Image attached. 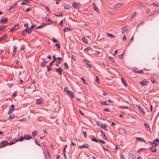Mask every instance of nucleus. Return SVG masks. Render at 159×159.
Returning <instances> with one entry per match:
<instances>
[{
  "mask_svg": "<svg viewBox=\"0 0 159 159\" xmlns=\"http://www.w3.org/2000/svg\"><path fill=\"white\" fill-rule=\"evenodd\" d=\"M97 124L99 126H101V127L107 130L108 129H106V128L107 127V126L105 124H102L100 122H97Z\"/></svg>",
  "mask_w": 159,
  "mask_h": 159,
  "instance_id": "obj_1",
  "label": "nucleus"
},
{
  "mask_svg": "<svg viewBox=\"0 0 159 159\" xmlns=\"http://www.w3.org/2000/svg\"><path fill=\"white\" fill-rule=\"evenodd\" d=\"M80 5V3H77L75 2H73L72 7L76 9H79Z\"/></svg>",
  "mask_w": 159,
  "mask_h": 159,
  "instance_id": "obj_2",
  "label": "nucleus"
},
{
  "mask_svg": "<svg viewBox=\"0 0 159 159\" xmlns=\"http://www.w3.org/2000/svg\"><path fill=\"white\" fill-rule=\"evenodd\" d=\"M148 83V82L147 81L145 80H143L142 81L140 82V84L142 86H144V85H147Z\"/></svg>",
  "mask_w": 159,
  "mask_h": 159,
  "instance_id": "obj_3",
  "label": "nucleus"
},
{
  "mask_svg": "<svg viewBox=\"0 0 159 159\" xmlns=\"http://www.w3.org/2000/svg\"><path fill=\"white\" fill-rule=\"evenodd\" d=\"M8 144V142L6 141L2 142L0 144V148L4 147L7 145Z\"/></svg>",
  "mask_w": 159,
  "mask_h": 159,
  "instance_id": "obj_4",
  "label": "nucleus"
},
{
  "mask_svg": "<svg viewBox=\"0 0 159 159\" xmlns=\"http://www.w3.org/2000/svg\"><path fill=\"white\" fill-rule=\"evenodd\" d=\"M93 8L94 10L96 11L98 13H99L100 12L99 9L96 7V5L94 3H93Z\"/></svg>",
  "mask_w": 159,
  "mask_h": 159,
  "instance_id": "obj_5",
  "label": "nucleus"
},
{
  "mask_svg": "<svg viewBox=\"0 0 159 159\" xmlns=\"http://www.w3.org/2000/svg\"><path fill=\"white\" fill-rule=\"evenodd\" d=\"M66 93L69 95L72 98H73L74 97V93L70 91L69 90H67V92H66Z\"/></svg>",
  "mask_w": 159,
  "mask_h": 159,
  "instance_id": "obj_6",
  "label": "nucleus"
},
{
  "mask_svg": "<svg viewBox=\"0 0 159 159\" xmlns=\"http://www.w3.org/2000/svg\"><path fill=\"white\" fill-rule=\"evenodd\" d=\"M14 105H11L9 108V111L8 114L11 113V112L14 110Z\"/></svg>",
  "mask_w": 159,
  "mask_h": 159,
  "instance_id": "obj_7",
  "label": "nucleus"
},
{
  "mask_svg": "<svg viewBox=\"0 0 159 159\" xmlns=\"http://www.w3.org/2000/svg\"><path fill=\"white\" fill-rule=\"evenodd\" d=\"M128 29V28L127 26L122 27L121 29L122 33H123L127 31Z\"/></svg>",
  "mask_w": 159,
  "mask_h": 159,
  "instance_id": "obj_8",
  "label": "nucleus"
},
{
  "mask_svg": "<svg viewBox=\"0 0 159 159\" xmlns=\"http://www.w3.org/2000/svg\"><path fill=\"white\" fill-rule=\"evenodd\" d=\"M43 101V99L42 98H41L39 99H38L36 101L37 104H40L42 103V102Z\"/></svg>",
  "mask_w": 159,
  "mask_h": 159,
  "instance_id": "obj_9",
  "label": "nucleus"
},
{
  "mask_svg": "<svg viewBox=\"0 0 159 159\" xmlns=\"http://www.w3.org/2000/svg\"><path fill=\"white\" fill-rule=\"evenodd\" d=\"M17 142V139L16 138H14L12 139L11 141L10 142L9 144L11 145L12 144H14L15 143Z\"/></svg>",
  "mask_w": 159,
  "mask_h": 159,
  "instance_id": "obj_10",
  "label": "nucleus"
},
{
  "mask_svg": "<svg viewBox=\"0 0 159 159\" xmlns=\"http://www.w3.org/2000/svg\"><path fill=\"white\" fill-rule=\"evenodd\" d=\"M89 147V145L88 144L85 143L83 145L80 146L79 147L80 148H88Z\"/></svg>",
  "mask_w": 159,
  "mask_h": 159,
  "instance_id": "obj_11",
  "label": "nucleus"
},
{
  "mask_svg": "<svg viewBox=\"0 0 159 159\" xmlns=\"http://www.w3.org/2000/svg\"><path fill=\"white\" fill-rule=\"evenodd\" d=\"M31 136L30 135H25L24 136V139H25L29 140L31 138Z\"/></svg>",
  "mask_w": 159,
  "mask_h": 159,
  "instance_id": "obj_12",
  "label": "nucleus"
},
{
  "mask_svg": "<svg viewBox=\"0 0 159 159\" xmlns=\"http://www.w3.org/2000/svg\"><path fill=\"white\" fill-rule=\"evenodd\" d=\"M62 70V69L61 68H59L56 69V71L59 73L60 75L61 74Z\"/></svg>",
  "mask_w": 159,
  "mask_h": 159,
  "instance_id": "obj_13",
  "label": "nucleus"
},
{
  "mask_svg": "<svg viewBox=\"0 0 159 159\" xmlns=\"http://www.w3.org/2000/svg\"><path fill=\"white\" fill-rule=\"evenodd\" d=\"M18 25H15L12 29L11 30V32H14L16 30H17L18 28L17 27Z\"/></svg>",
  "mask_w": 159,
  "mask_h": 159,
  "instance_id": "obj_14",
  "label": "nucleus"
},
{
  "mask_svg": "<svg viewBox=\"0 0 159 159\" xmlns=\"http://www.w3.org/2000/svg\"><path fill=\"white\" fill-rule=\"evenodd\" d=\"M7 21V18H6L5 17H2V18L1 19V22L2 23H3L4 22H6Z\"/></svg>",
  "mask_w": 159,
  "mask_h": 159,
  "instance_id": "obj_15",
  "label": "nucleus"
},
{
  "mask_svg": "<svg viewBox=\"0 0 159 159\" xmlns=\"http://www.w3.org/2000/svg\"><path fill=\"white\" fill-rule=\"evenodd\" d=\"M31 0H23L22 2H21V4L22 5L28 3H29V1H31Z\"/></svg>",
  "mask_w": 159,
  "mask_h": 159,
  "instance_id": "obj_16",
  "label": "nucleus"
},
{
  "mask_svg": "<svg viewBox=\"0 0 159 159\" xmlns=\"http://www.w3.org/2000/svg\"><path fill=\"white\" fill-rule=\"evenodd\" d=\"M137 107L138 109L140 110L142 113H143V114H145V112L143 111V110L139 106H137Z\"/></svg>",
  "mask_w": 159,
  "mask_h": 159,
  "instance_id": "obj_17",
  "label": "nucleus"
},
{
  "mask_svg": "<svg viewBox=\"0 0 159 159\" xmlns=\"http://www.w3.org/2000/svg\"><path fill=\"white\" fill-rule=\"evenodd\" d=\"M83 41L85 43H88V40L85 38V37H84L82 39Z\"/></svg>",
  "mask_w": 159,
  "mask_h": 159,
  "instance_id": "obj_18",
  "label": "nucleus"
},
{
  "mask_svg": "<svg viewBox=\"0 0 159 159\" xmlns=\"http://www.w3.org/2000/svg\"><path fill=\"white\" fill-rule=\"evenodd\" d=\"M122 5V3H118L116 4L115 6V7L116 8H118Z\"/></svg>",
  "mask_w": 159,
  "mask_h": 159,
  "instance_id": "obj_19",
  "label": "nucleus"
},
{
  "mask_svg": "<svg viewBox=\"0 0 159 159\" xmlns=\"http://www.w3.org/2000/svg\"><path fill=\"white\" fill-rule=\"evenodd\" d=\"M144 126L146 128H147V130H150V128H149V125H148V124H147V123H145L144 124Z\"/></svg>",
  "mask_w": 159,
  "mask_h": 159,
  "instance_id": "obj_20",
  "label": "nucleus"
},
{
  "mask_svg": "<svg viewBox=\"0 0 159 159\" xmlns=\"http://www.w3.org/2000/svg\"><path fill=\"white\" fill-rule=\"evenodd\" d=\"M136 139H137L138 140H140L144 142H145V140L141 137H137L136 138Z\"/></svg>",
  "mask_w": 159,
  "mask_h": 159,
  "instance_id": "obj_21",
  "label": "nucleus"
},
{
  "mask_svg": "<svg viewBox=\"0 0 159 159\" xmlns=\"http://www.w3.org/2000/svg\"><path fill=\"white\" fill-rule=\"evenodd\" d=\"M150 150L152 152H155L157 151V149L153 147H151L150 148Z\"/></svg>",
  "mask_w": 159,
  "mask_h": 159,
  "instance_id": "obj_22",
  "label": "nucleus"
},
{
  "mask_svg": "<svg viewBox=\"0 0 159 159\" xmlns=\"http://www.w3.org/2000/svg\"><path fill=\"white\" fill-rule=\"evenodd\" d=\"M25 30H26L27 32L29 34H30L32 32L31 29L29 27L27 28V29H26Z\"/></svg>",
  "mask_w": 159,
  "mask_h": 159,
  "instance_id": "obj_23",
  "label": "nucleus"
},
{
  "mask_svg": "<svg viewBox=\"0 0 159 159\" xmlns=\"http://www.w3.org/2000/svg\"><path fill=\"white\" fill-rule=\"evenodd\" d=\"M107 34L108 35V36L112 38H114L115 37L114 35L112 34H109L108 33H107Z\"/></svg>",
  "mask_w": 159,
  "mask_h": 159,
  "instance_id": "obj_24",
  "label": "nucleus"
},
{
  "mask_svg": "<svg viewBox=\"0 0 159 159\" xmlns=\"http://www.w3.org/2000/svg\"><path fill=\"white\" fill-rule=\"evenodd\" d=\"M46 64V61H45L44 60L43 62H42L41 64V65L42 67H44Z\"/></svg>",
  "mask_w": 159,
  "mask_h": 159,
  "instance_id": "obj_25",
  "label": "nucleus"
},
{
  "mask_svg": "<svg viewBox=\"0 0 159 159\" xmlns=\"http://www.w3.org/2000/svg\"><path fill=\"white\" fill-rule=\"evenodd\" d=\"M6 25H3L1 26H0V30H4L6 28Z\"/></svg>",
  "mask_w": 159,
  "mask_h": 159,
  "instance_id": "obj_26",
  "label": "nucleus"
},
{
  "mask_svg": "<svg viewBox=\"0 0 159 159\" xmlns=\"http://www.w3.org/2000/svg\"><path fill=\"white\" fill-rule=\"evenodd\" d=\"M129 159H134V157L133 156V155L132 154H130L129 155Z\"/></svg>",
  "mask_w": 159,
  "mask_h": 159,
  "instance_id": "obj_27",
  "label": "nucleus"
},
{
  "mask_svg": "<svg viewBox=\"0 0 159 159\" xmlns=\"http://www.w3.org/2000/svg\"><path fill=\"white\" fill-rule=\"evenodd\" d=\"M138 6L139 7H144V5L143 3L141 2H139L138 3Z\"/></svg>",
  "mask_w": 159,
  "mask_h": 159,
  "instance_id": "obj_28",
  "label": "nucleus"
},
{
  "mask_svg": "<svg viewBox=\"0 0 159 159\" xmlns=\"http://www.w3.org/2000/svg\"><path fill=\"white\" fill-rule=\"evenodd\" d=\"M24 139V137H21L20 138L17 139V142L19 141H22Z\"/></svg>",
  "mask_w": 159,
  "mask_h": 159,
  "instance_id": "obj_29",
  "label": "nucleus"
},
{
  "mask_svg": "<svg viewBox=\"0 0 159 159\" xmlns=\"http://www.w3.org/2000/svg\"><path fill=\"white\" fill-rule=\"evenodd\" d=\"M70 29H70V28L66 27V28H65L64 29V32H66V31H69L70 30Z\"/></svg>",
  "mask_w": 159,
  "mask_h": 159,
  "instance_id": "obj_30",
  "label": "nucleus"
},
{
  "mask_svg": "<svg viewBox=\"0 0 159 159\" xmlns=\"http://www.w3.org/2000/svg\"><path fill=\"white\" fill-rule=\"evenodd\" d=\"M121 81H122V84L125 86H126L127 85H126V83H125V80L123 79V78H121Z\"/></svg>",
  "mask_w": 159,
  "mask_h": 159,
  "instance_id": "obj_31",
  "label": "nucleus"
},
{
  "mask_svg": "<svg viewBox=\"0 0 159 159\" xmlns=\"http://www.w3.org/2000/svg\"><path fill=\"white\" fill-rule=\"evenodd\" d=\"M100 102L101 103V104H102L103 105H108V104L107 103V102L106 101Z\"/></svg>",
  "mask_w": 159,
  "mask_h": 159,
  "instance_id": "obj_32",
  "label": "nucleus"
},
{
  "mask_svg": "<svg viewBox=\"0 0 159 159\" xmlns=\"http://www.w3.org/2000/svg\"><path fill=\"white\" fill-rule=\"evenodd\" d=\"M152 147H153V148H155L157 146H158V145L155 143H152Z\"/></svg>",
  "mask_w": 159,
  "mask_h": 159,
  "instance_id": "obj_33",
  "label": "nucleus"
},
{
  "mask_svg": "<svg viewBox=\"0 0 159 159\" xmlns=\"http://www.w3.org/2000/svg\"><path fill=\"white\" fill-rule=\"evenodd\" d=\"M70 7V6L69 5H66L64 6V8L65 9H69Z\"/></svg>",
  "mask_w": 159,
  "mask_h": 159,
  "instance_id": "obj_34",
  "label": "nucleus"
},
{
  "mask_svg": "<svg viewBox=\"0 0 159 159\" xmlns=\"http://www.w3.org/2000/svg\"><path fill=\"white\" fill-rule=\"evenodd\" d=\"M91 140L97 143L98 142V140L96 139L94 137L93 138L91 139Z\"/></svg>",
  "mask_w": 159,
  "mask_h": 159,
  "instance_id": "obj_35",
  "label": "nucleus"
},
{
  "mask_svg": "<svg viewBox=\"0 0 159 159\" xmlns=\"http://www.w3.org/2000/svg\"><path fill=\"white\" fill-rule=\"evenodd\" d=\"M135 72L137 73H138L141 74V73H143V71L142 70H139V71L136 70V71H135Z\"/></svg>",
  "mask_w": 159,
  "mask_h": 159,
  "instance_id": "obj_36",
  "label": "nucleus"
},
{
  "mask_svg": "<svg viewBox=\"0 0 159 159\" xmlns=\"http://www.w3.org/2000/svg\"><path fill=\"white\" fill-rule=\"evenodd\" d=\"M27 32L26 31V30L25 29L23 31L22 34L23 35L25 36V34H26Z\"/></svg>",
  "mask_w": 159,
  "mask_h": 159,
  "instance_id": "obj_37",
  "label": "nucleus"
},
{
  "mask_svg": "<svg viewBox=\"0 0 159 159\" xmlns=\"http://www.w3.org/2000/svg\"><path fill=\"white\" fill-rule=\"evenodd\" d=\"M152 4L155 6L157 7H158L159 6V5L157 4L156 2H153L152 3Z\"/></svg>",
  "mask_w": 159,
  "mask_h": 159,
  "instance_id": "obj_38",
  "label": "nucleus"
},
{
  "mask_svg": "<svg viewBox=\"0 0 159 159\" xmlns=\"http://www.w3.org/2000/svg\"><path fill=\"white\" fill-rule=\"evenodd\" d=\"M6 36L5 35H4L0 39V40H3L6 37Z\"/></svg>",
  "mask_w": 159,
  "mask_h": 159,
  "instance_id": "obj_39",
  "label": "nucleus"
},
{
  "mask_svg": "<svg viewBox=\"0 0 159 159\" xmlns=\"http://www.w3.org/2000/svg\"><path fill=\"white\" fill-rule=\"evenodd\" d=\"M52 41L54 42H57L58 41L57 39H56L55 38H52Z\"/></svg>",
  "mask_w": 159,
  "mask_h": 159,
  "instance_id": "obj_40",
  "label": "nucleus"
},
{
  "mask_svg": "<svg viewBox=\"0 0 159 159\" xmlns=\"http://www.w3.org/2000/svg\"><path fill=\"white\" fill-rule=\"evenodd\" d=\"M151 82L152 83H154L155 81V79L153 77H152L151 78Z\"/></svg>",
  "mask_w": 159,
  "mask_h": 159,
  "instance_id": "obj_41",
  "label": "nucleus"
},
{
  "mask_svg": "<svg viewBox=\"0 0 159 159\" xmlns=\"http://www.w3.org/2000/svg\"><path fill=\"white\" fill-rule=\"evenodd\" d=\"M60 44L59 43H56L55 44L56 46L59 48H60Z\"/></svg>",
  "mask_w": 159,
  "mask_h": 159,
  "instance_id": "obj_42",
  "label": "nucleus"
},
{
  "mask_svg": "<svg viewBox=\"0 0 159 159\" xmlns=\"http://www.w3.org/2000/svg\"><path fill=\"white\" fill-rule=\"evenodd\" d=\"M122 39V40L123 41H126V36L125 35H124V36L123 37Z\"/></svg>",
  "mask_w": 159,
  "mask_h": 159,
  "instance_id": "obj_43",
  "label": "nucleus"
},
{
  "mask_svg": "<svg viewBox=\"0 0 159 159\" xmlns=\"http://www.w3.org/2000/svg\"><path fill=\"white\" fill-rule=\"evenodd\" d=\"M32 134L33 136H34L37 134L36 133V132L35 131H33Z\"/></svg>",
  "mask_w": 159,
  "mask_h": 159,
  "instance_id": "obj_44",
  "label": "nucleus"
},
{
  "mask_svg": "<svg viewBox=\"0 0 159 159\" xmlns=\"http://www.w3.org/2000/svg\"><path fill=\"white\" fill-rule=\"evenodd\" d=\"M30 10H31V8L30 7H29L27 8L25 11L26 12H28Z\"/></svg>",
  "mask_w": 159,
  "mask_h": 159,
  "instance_id": "obj_45",
  "label": "nucleus"
},
{
  "mask_svg": "<svg viewBox=\"0 0 159 159\" xmlns=\"http://www.w3.org/2000/svg\"><path fill=\"white\" fill-rule=\"evenodd\" d=\"M64 66L66 68V69H68V66L66 63H64Z\"/></svg>",
  "mask_w": 159,
  "mask_h": 159,
  "instance_id": "obj_46",
  "label": "nucleus"
},
{
  "mask_svg": "<svg viewBox=\"0 0 159 159\" xmlns=\"http://www.w3.org/2000/svg\"><path fill=\"white\" fill-rule=\"evenodd\" d=\"M98 140L102 143L104 144L106 143L104 141H103L102 140L99 139Z\"/></svg>",
  "mask_w": 159,
  "mask_h": 159,
  "instance_id": "obj_47",
  "label": "nucleus"
},
{
  "mask_svg": "<svg viewBox=\"0 0 159 159\" xmlns=\"http://www.w3.org/2000/svg\"><path fill=\"white\" fill-rule=\"evenodd\" d=\"M153 141L156 143H159V139H156L155 140H154Z\"/></svg>",
  "mask_w": 159,
  "mask_h": 159,
  "instance_id": "obj_48",
  "label": "nucleus"
},
{
  "mask_svg": "<svg viewBox=\"0 0 159 159\" xmlns=\"http://www.w3.org/2000/svg\"><path fill=\"white\" fill-rule=\"evenodd\" d=\"M150 11V10L149 8H147L146 10V12L147 13H149Z\"/></svg>",
  "mask_w": 159,
  "mask_h": 159,
  "instance_id": "obj_49",
  "label": "nucleus"
},
{
  "mask_svg": "<svg viewBox=\"0 0 159 159\" xmlns=\"http://www.w3.org/2000/svg\"><path fill=\"white\" fill-rule=\"evenodd\" d=\"M36 26V25H34V24L32 25H31V26L30 27V29H32L34 28Z\"/></svg>",
  "mask_w": 159,
  "mask_h": 159,
  "instance_id": "obj_50",
  "label": "nucleus"
},
{
  "mask_svg": "<svg viewBox=\"0 0 159 159\" xmlns=\"http://www.w3.org/2000/svg\"><path fill=\"white\" fill-rule=\"evenodd\" d=\"M83 135H84V137L85 138L87 137V134H86V132H83Z\"/></svg>",
  "mask_w": 159,
  "mask_h": 159,
  "instance_id": "obj_51",
  "label": "nucleus"
},
{
  "mask_svg": "<svg viewBox=\"0 0 159 159\" xmlns=\"http://www.w3.org/2000/svg\"><path fill=\"white\" fill-rule=\"evenodd\" d=\"M79 111L80 114L81 115H82V116H84V114L83 113V112L80 110H79Z\"/></svg>",
  "mask_w": 159,
  "mask_h": 159,
  "instance_id": "obj_52",
  "label": "nucleus"
},
{
  "mask_svg": "<svg viewBox=\"0 0 159 159\" xmlns=\"http://www.w3.org/2000/svg\"><path fill=\"white\" fill-rule=\"evenodd\" d=\"M44 26V25H40L37 27V29H40L42 28V27H43Z\"/></svg>",
  "mask_w": 159,
  "mask_h": 159,
  "instance_id": "obj_53",
  "label": "nucleus"
},
{
  "mask_svg": "<svg viewBox=\"0 0 159 159\" xmlns=\"http://www.w3.org/2000/svg\"><path fill=\"white\" fill-rule=\"evenodd\" d=\"M63 20H61V22H60L59 24V25H60L61 26L62 25H63Z\"/></svg>",
  "mask_w": 159,
  "mask_h": 159,
  "instance_id": "obj_54",
  "label": "nucleus"
},
{
  "mask_svg": "<svg viewBox=\"0 0 159 159\" xmlns=\"http://www.w3.org/2000/svg\"><path fill=\"white\" fill-rule=\"evenodd\" d=\"M136 12H135L134 13L132 14V17H134L136 16Z\"/></svg>",
  "mask_w": 159,
  "mask_h": 159,
  "instance_id": "obj_55",
  "label": "nucleus"
},
{
  "mask_svg": "<svg viewBox=\"0 0 159 159\" xmlns=\"http://www.w3.org/2000/svg\"><path fill=\"white\" fill-rule=\"evenodd\" d=\"M117 50H116V51H115L114 52V56L116 55V54H117Z\"/></svg>",
  "mask_w": 159,
  "mask_h": 159,
  "instance_id": "obj_56",
  "label": "nucleus"
},
{
  "mask_svg": "<svg viewBox=\"0 0 159 159\" xmlns=\"http://www.w3.org/2000/svg\"><path fill=\"white\" fill-rule=\"evenodd\" d=\"M51 66H47V68H48V71L51 70Z\"/></svg>",
  "mask_w": 159,
  "mask_h": 159,
  "instance_id": "obj_57",
  "label": "nucleus"
},
{
  "mask_svg": "<svg viewBox=\"0 0 159 159\" xmlns=\"http://www.w3.org/2000/svg\"><path fill=\"white\" fill-rule=\"evenodd\" d=\"M103 110L104 111H110L109 109L107 108L104 109Z\"/></svg>",
  "mask_w": 159,
  "mask_h": 159,
  "instance_id": "obj_58",
  "label": "nucleus"
},
{
  "mask_svg": "<svg viewBox=\"0 0 159 159\" xmlns=\"http://www.w3.org/2000/svg\"><path fill=\"white\" fill-rule=\"evenodd\" d=\"M81 80H82L83 82V83L84 84H85L86 83V82L85 81V80H84V79L83 78H81Z\"/></svg>",
  "mask_w": 159,
  "mask_h": 159,
  "instance_id": "obj_59",
  "label": "nucleus"
},
{
  "mask_svg": "<svg viewBox=\"0 0 159 159\" xmlns=\"http://www.w3.org/2000/svg\"><path fill=\"white\" fill-rule=\"evenodd\" d=\"M82 25H84V26H86V25H87L86 23L85 22H83L82 23Z\"/></svg>",
  "mask_w": 159,
  "mask_h": 159,
  "instance_id": "obj_60",
  "label": "nucleus"
},
{
  "mask_svg": "<svg viewBox=\"0 0 159 159\" xmlns=\"http://www.w3.org/2000/svg\"><path fill=\"white\" fill-rule=\"evenodd\" d=\"M67 89H68V88H67V87H65V88H64V91L66 93V92H67V90H68Z\"/></svg>",
  "mask_w": 159,
  "mask_h": 159,
  "instance_id": "obj_61",
  "label": "nucleus"
},
{
  "mask_svg": "<svg viewBox=\"0 0 159 159\" xmlns=\"http://www.w3.org/2000/svg\"><path fill=\"white\" fill-rule=\"evenodd\" d=\"M61 63L60 62H58L56 64V65L57 66H59L60 64Z\"/></svg>",
  "mask_w": 159,
  "mask_h": 159,
  "instance_id": "obj_62",
  "label": "nucleus"
},
{
  "mask_svg": "<svg viewBox=\"0 0 159 159\" xmlns=\"http://www.w3.org/2000/svg\"><path fill=\"white\" fill-rule=\"evenodd\" d=\"M61 1V0H56V3L57 4H58Z\"/></svg>",
  "mask_w": 159,
  "mask_h": 159,
  "instance_id": "obj_63",
  "label": "nucleus"
},
{
  "mask_svg": "<svg viewBox=\"0 0 159 159\" xmlns=\"http://www.w3.org/2000/svg\"><path fill=\"white\" fill-rule=\"evenodd\" d=\"M54 62V61H52L50 64L49 66H51V65Z\"/></svg>",
  "mask_w": 159,
  "mask_h": 159,
  "instance_id": "obj_64",
  "label": "nucleus"
}]
</instances>
